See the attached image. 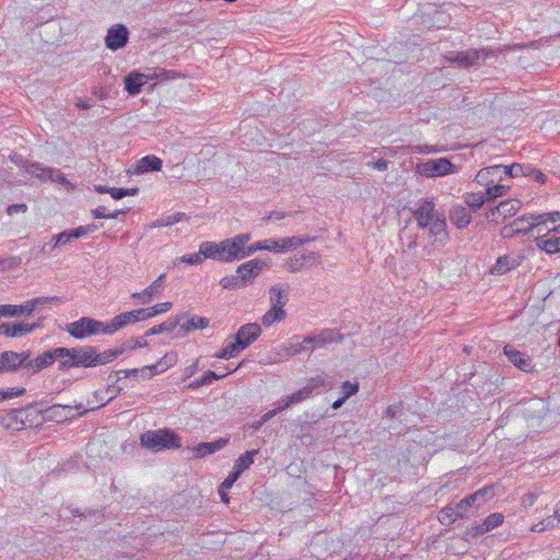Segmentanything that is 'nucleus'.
<instances>
[{
    "label": "nucleus",
    "instance_id": "9",
    "mask_svg": "<svg viewBox=\"0 0 560 560\" xmlns=\"http://www.w3.org/2000/svg\"><path fill=\"white\" fill-rule=\"evenodd\" d=\"M147 308H138L116 315L105 329V335H113L129 324L149 319Z\"/></svg>",
    "mask_w": 560,
    "mask_h": 560
},
{
    "label": "nucleus",
    "instance_id": "29",
    "mask_svg": "<svg viewBox=\"0 0 560 560\" xmlns=\"http://www.w3.org/2000/svg\"><path fill=\"white\" fill-rule=\"evenodd\" d=\"M22 168L26 173H28V174H31V175H33L36 178H39L42 180L54 179L52 178L54 168L46 167L42 163H38V162H24V164L22 165Z\"/></svg>",
    "mask_w": 560,
    "mask_h": 560
},
{
    "label": "nucleus",
    "instance_id": "15",
    "mask_svg": "<svg viewBox=\"0 0 560 560\" xmlns=\"http://www.w3.org/2000/svg\"><path fill=\"white\" fill-rule=\"evenodd\" d=\"M129 39V30L124 24H116L108 28L105 45L108 49L116 51L124 48Z\"/></svg>",
    "mask_w": 560,
    "mask_h": 560
},
{
    "label": "nucleus",
    "instance_id": "44",
    "mask_svg": "<svg viewBox=\"0 0 560 560\" xmlns=\"http://www.w3.org/2000/svg\"><path fill=\"white\" fill-rule=\"evenodd\" d=\"M438 518L441 524L451 525L460 517L457 516L456 505L454 508L451 505H446L443 509H441Z\"/></svg>",
    "mask_w": 560,
    "mask_h": 560
},
{
    "label": "nucleus",
    "instance_id": "56",
    "mask_svg": "<svg viewBox=\"0 0 560 560\" xmlns=\"http://www.w3.org/2000/svg\"><path fill=\"white\" fill-rule=\"evenodd\" d=\"M504 521V516L501 513H492L483 521L489 530L497 528Z\"/></svg>",
    "mask_w": 560,
    "mask_h": 560
},
{
    "label": "nucleus",
    "instance_id": "12",
    "mask_svg": "<svg viewBox=\"0 0 560 560\" xmlns=\"http://www.w3.org/2000/svg\"><path fill=\"white\" fill-rule=\"evenodd\" d=\"M413 218L417 221V225L420 229H425L440 213L435 209L433 199L424 198L419 200L418 207L415 209L409 208Z\"/></svg>",
    "mask_w": 560,
    "mask_h": 560
},
{
    "label": "nucleus",
    "instance_id": "50",
    "mask_svg": "<svg viewBox=\"0 0 560 560\" xmlns=\"http://www.w3.org/2000/svg\"><path fill=\"white\" fill-rule=\"evenodd\" d=\"M177 355L176 353H166L161 360H159L154 365L159 369V374L173 366L176 363Z\"/></svg>",
    "mask_w": 560,
    "mask_h": 560
},
{
    "label": "nucleus",
    "instance_id": "24",
    "mask_svg": "<svg viewBox=\"0 0 560 560\" xmlns=\"http://www.w3.org/2000/svg\"><path fill=\"white\" fill-rule=\"evenodd\" d=\"M518 205L517 200L501 201L497 207L489 210V217H492V220L497 217H502L503 219L512 217L518 211Z\"/></svg>",
    "mask_w": 560,
    "mask_h": 560
},
{
    "label": "nucleus",
    "instance_id": "30",
    "mask_svg": "<svg viewBox=\"0 0 560 560\" xmlns=\"http://www.w3.org/2000/svg\"><path fill=\"white\" fill-rule=\"evenodd\" d=\"M145 82L147 81L143 79L142 73L138 71H131L124 79L125 90L129 93V95H137L141 92Z\"/></svg>",
    "mask_w": 560,
    "mask_h": 560
},
{
    "label": "nucleus",
    "instance_id": "61",
    "mask_svg": "<svg viewBox=\"0 0 560 560\" xmlns=\"http://www.w3.org/2000/svg\"><path fill=\"white\" fill-rule=\"evenodd\" d=\"M46 296L35 298L25 302L27 315H31L37 307L49 305V302H44Z\"/></svg>",
    "mask_w": 560,
    "mask_h": 560
},
{
    "label": "nucleus",
    "instance_id": "7",
    "mask_svg": "<svg viewBox=\"0 0 560 560\" xmlns=\"http://www.w3.org/2000/svg\"><path fill=\"white\" fill-rule=\"evenodd\" d=\"M492 487H483L482 489H479L478 491L468 494L458 503H456L457 516H459L460 518L468 517L469 509H479L492 497Z\"/></svg>",
    "mask_w": 560,
    "mask_h": 560
},
{
    "label": "nucleus",
    "instance_id": "60",
    "mask_svg": "<svg viewBox=\"0 0 560 560\" xmlns=\"http://www.w3.org/2000/svg\"><path fill=\"white\" fill-rule=\"evenodd\" d=\"M71 235H72L71 230H66V231L57 234L56 236H54L52 240H55V243L51 246V249H55L56 247H58L60 245H65L68 242H70L71 240H74Z\"/></svg>",
    "mask_w": 560,
    "mask_h": 560
},
{
    "label": "nucleus",
    "instance_id": "43",
    "mask_svg": "<svg viewBox=\"0 0 560 560\" xmlns=\"http://www.w3.org/2000/svg\"><path fill=\"white\" fill-rule=\"evenodd\" d=\"M269 300L271 303V307H284V305L288 303L289 298L285 291L278 287H271L269 289Z\"/></svg>",
    "mask_w": 560,
    "mask_h": 560
},
{
    "label": "nucleus",
    "instance_id": "25",
    "mask_svg": "<svg viewBox=\"0 0 560 560\" xmlns=\"http://www.w3.org/2000/svg\"><path fill=\"white\" fill-rule=\"evenodd\" d=\"M228 443L229 439L223 438L212 442H201L196 447H194V452L196 453V457H205L222 450Z\"/></svg>",
    "mask_w": 560,
    "mask_h": 560
},
{
    "label": "nucleus",
    "instance_id": "36",
    "mask_svg": "<svg viewBox=\"0 0 560 560\" xmlns=\"http://www.w3.org/2000/svg\"><path fill=\"white\" fill-rule=\"evenodd\" d=\"M259 453V450L246 451L234 463L233 469L243 474L254 463V457Z\"/></svg>",
    "mask_w": 560,
    "mask_h": 560
},
{
    "label": "nucleus",
    "instance_id": "45",
    "mask_svg": "<svg viewBox=\"0 0 560 560\" xmlns=\"http://www.w3.org/2000/svg\"><path fill=\"white\" fill-rule=\"evenodd\" d=\"M27 314L25 303L21 305L3 304L0 305V316L3 317H18Z\"/></svg>",
    "mask_w": 560,
    "mask_h": 560
},
{
    "label": "nucleus",
    "instance_id": "17",
    "mask_svg": "<svg viewBox=\"0 0 560 560\" xmlns=\"http://www.w3.org/2000/svg\"><path fill=\"white\" fill-rule=\"evenodd\" d=\"M261 334V328L257 323H248L242 325L234 338L238 341L243 349L249 347L254 341L258 339Z\"/></svg>",
    "mask_w": 560,
    "mask_h": 560
},
{
    "label": "nucleus",
    "instance_id": "48",
    "mask_svg": "<svg viewBox=\"0 0 560 560\" xmlns=\"http://www.w3.org/2000/svg\"><path fill=\"white\" fill-rule=\"evenodd\" d=\"M271 238L270 240H265V241H260V242H256L252 245H248L246 246L245 245V250H244V254H245V258L255 254L256 252L258 250H270L272 252V249L270 248L271 247Z\"/></svg>",
    "mask_w": 560,
    "mask_h": 560
},
{
    "label": "nucleus",
    "instance_id": "51",
    "mask_svg": "<svg viewBox=\"0 0 560 560\" xmlns=\"http://www.w3.org/2000/svg\"><path fill=\"white\" fill-rule=\"evenodd\" d=\"M185 213L176 212L154 222V226H170L183 220Z\"/></svg>",
    "mask_w": 560,
    "mask_h": 560
},
{
    "label": "nucleus",
    "instance_id": "20",
    "mask_svg": "<svg viewBox=\"0 0 560 560\" xmlns=\"http://www.w3.org/2000/svg\"><path fill=\"white\" fill-rule=\"evenodd\" d=\"M429 233L434 236V243L443 246L448 241V232L446 230V219L443 213H439L438 217L430 223Z\"/></svg>",
    "mask_w": 560,
    "mask_h": 560
},
{
    "label": "nucleus",
    "instance_id": "32",
    "mask_svg": "<svg viewBox=\"0 0 560 560\" xmlns=\"http://www.w3.org/2000/svg\"><path fill=\"white\" fill-rule=\"evenodd\" d=\"M535 242L539 249L546 252L549 255L560 253V236H552L549 238H544V236H536Z\"/></svg>",
    "mask_w": 560,
    "mask_h": 560
},
{
    "label": "nucleus",
    "instance_id": "47",
    "mask_svg": "<svg viewBox=\"0 0 560 560\" xmlns=\"http://www.w3.org/2000/svg\"><path fill=\"white\" fill-rule=\"evenodd\" d=\"M122 377H131L138 380L140 377V369L119 370L109 374L108 376V378L112 380L113 383L119 382Z\"/></svg>",
    "mask_w": 560,
    "mask_h": 560
},
{
    "label": "nucleus",
    "instance_id": "63",
    "mask_svg": "<svg viewBox=\"0 0 560 560\" xmlns=\"http://www.w3.org/2000/svg\"><path fill=\"white\" fill-rule=\"evenodd\" d=\"M177 260L179 262H185L187 265H198V264L202 262V257L200 256L199 253H192V254L184 255V256L177 258Z\"/></svg>",
    "mask_w": 560,
    "mask_h": 560
},
{
    "label": "nucleus",
    "instance_id": "54",
    "mask_svg": "<svg viewBox=\"0 0 560 560\" xmlns=\"http://www.w3.org/2000/svg\"><path fill=\"white\" fill-rule=\"evenodd\" d=\"M399 237L408 250L415 249L417 247V234H408L406 226L400 231Z\"/></svg>",
    "mask_w": 560,
    "mask_h": 560
},
{
    "label": "nucleus",
    "instance_id": "19",
    "mask_svg": "<svg viewBox=\"0 0 560 560\" xmlns=\"http://www.w3.org/2000/svg\"><path fill=\"white\" fill-rule=\"evenodd\" d=\"M37 327H39V323H2L0 324V334L5 337L15 338L27 335Z\"/></svg>",
    "mask_w": 560,
    "mask_h": 560
},
{
    "label": "nucleus",
    "instance_id": "39",
    "mask_svg": "<svg viewBox=\"0 0 560 560\" xmlns=\"http://www.w3.org/2000/svg\"><path fill=\"white\" fill-rule=\"evenodd\" d=\"M299 247V241H296V236L292 237H283L271 241V249L273 253H282L289 249H295Z\"/></svg>",
    "mask_w": 560,
    "mask_h": 560
},
{
    "label": "nucleus",
    "instance_id": "21",
    "mask_svg": "<svg viewBox=\"0 0 560 560\" xmlns=\"http://www.w3.org/2000/svg\"><path fill=\"white\" fill-rule=\"evenodd\" d=\"M504 354L508 357L509 361L521 371L530 372L533 370L532 359L529 355L512 348L511 346L504 347Z\"/></svg>",
    "mask_w": 560,
    "mask_h": 560
},
{
    "label": "nucleus",
    "instance_id": "6",
    "mask_svg": "<svg viewBox=\"0 0 560 560\" xmlns=\"http://www.w3.org/2000/svg\"><path fill=\"white\" fill-rule=\"evenodd\" d=\"M458 171L459 166L453 164L447 158L428 160L416 166V172L424 177H442Z\"/></svg>",
    "mask_w": 560,
    "mask_h": 560
},
{
    "label": "nucleus",
    "instance_id": "42",
    "mask_svg": "<svg viewBox=\"0 0 560 560\" xmlns=\"http://www.w3.org/2000/svg\"><path fill=\"white\" fill-rule=\"evenodd\" d=\"M287 316V313L284 308L277 306L271 307L268 312L265 313V315L261 318L262 325L266 327L271 326L276 322H280L284 319Z\"/></svg>",
    "mask_w": 560,
    "mask_h": 560
},
{
    "label": "nucleus",
    "instance_id": "14",
    "mask_svg": "<svg viewBox=\"0 0 560 560\" xmlns=\"http://www.w3.org/2000/svg\"><path fill=\"white\" fill-rule=\"evenodd\" d=\"M44 401L28 404L24 408H19L20 417L23 420L24 428H37L44 423Z\"/></svg>",
    "mask_w": 560,
    "mask_h": 560
},
{
    "label": "nucleus",
    "instance_id": "49",
    "mask_svg": "<svg viewBox=\"0 0 560 560\" xmlns=\"http://www.w3.org/2000/svg\"><path fill=\"white\" fill-rule=\"evenodd\" d=\"M110 196L112 198H114L115 200H120L127 196H137L138 192H139V188L138 187H132V188H117V187H113L110 188Z\"/></svg>",
    "mask_w": 560,
    "mask_h": 560
},
{
    "label": "nucleus",
    "instance_id": "5",
    "mask_svg": "<svg viewBox=\"0 0 560 560\" xmlns=\"http://www.w3.org/2000/svg\"><path fill=\"white\" fill-rule=\"evenodd\" d=\"M108 323L83 316L75 322L67 324L65 330L75 339H84L98 332L105 334Z\"/></svg>",
    "mask_w": 560,
    "mask_h": 560
},
{
    "label": "nucleus",
    "instance_id": "55",
    "mask_svg": "<svg viewBox=\"0 0 560 560\" xmlns=\"http://www.w3.org/2000/svg\"><path fill=\"white\" fill-rule=\"evenodd\" d=\"M25 392L26 389L24 387L0 389V402L14 397L22 396L25 394Z\"/></svg>",
    "mask_w": 560,
    "mask_h": 560
},
{
    "label": "nucleus",
    "instance_id": "23",
    "mask_svg": "<svg viewBox=\"0 0 560 560\" xmlns=\"http://www.w3.org/2000/svg\"><path fill=\"white\" fill-rule=\"evenodd\" d=\"M500 165H491L481 168L474 180L481 186H489L495 182H501Z\"/></svg>",
    "mask_w": 560,
    "mask_h": 560
},
{
    "label": "nucleus",
    "instance_id": "27",
    "mask_svg": "<svg viewBox=\"0 0 560 560\" xmlns=\"http://www.w3.org/2000/svg\"><path fill=\"white\" fill-rule=\"evenodd\" d=\"M145 81L158 80V81H170L180 78L182 74L174 70H166L160 67L149 68L145 73H142Z\"/></svg>",
    "mask_w": 560,
    "mask_h": 560
},
{
    "label": "nucleus",
    "instance_id": "1",
    "mask_svg": "<svg viewBox=\"0 0 560 560\" xmlns=\"http://www.w3.org/2000/svg\"><path fill=\"white\" fill-rule=\"evenodd\" d=\"M141 446L152 450H176L182 446L180 438L170 429L147 431L140 435Z\"/></svg>",
    "mask_w": 560,
    "mask_h": 560
},
{
    "label": "nucleus",
    "instance_id": "13",
    "mask_svg": "<svg viewBox=\"0 0 560 560\" xmlns=\"http://www.w3.org/2000/svg\"><path fill=\"white\" fill-rule=\"evenodd\" d=\"M266 268H268V262L257 258L240 265L236 273L241 280V285L245 288L250 284Z\"/></svg>",
    "mask_w": 560,
    "mask_h": 560
},
{
    "label": "nucleus",
    "instance_id": "64",
    "mask_svg": "<svg viewBox=\"0 0 560 560\" xmlns=\"http://www.w3.org/2000/svg\"><path fill=\"white\" fill-rule=\"evenodd\" d=\"M156 374H159V369L154 364L145 365L140 369V377L143 380H150Z\"/></svg>",
    "mask_w": 560,
    "mask_h": 560
},
{
    "label": "nucleus",
    "instance_id": "33",
    "mask_svg": "<svg viewBox=\"0 0 560 560\" xmlns=\"http://www.w3.org/2000/svg\"><path fill=\"white\" fill-rule=\"evenodd\" d=\"M166 276L161 275L155 281H153L147 289H144L142 292L133 293L132 298L135 299H143V303H148L164 285Z\"/></svg>",
    "mask_w": 560,
    "mask_h": 560
},
{
    "label": "nucleus",
    "instance_id": "2",
    "mask_svg": "<svg viewBox=\"0 0 560 560\" xmlns=\"http://www.w3.org/2000/svg\"><path fill=\"white\" fill-rule=\"evenodd\" d=\"M62 360L58 370L61 372L69 371L72 368H95V347L83 346L75 348L62 347Z\"/></svg>",
    "mask_w": 560,
    "mask_h": 560
},
{
    "label": "nucleus",
    "instance_id": "22",
    "mask_svg": "<svg viewBox=\"0 0 560 560\" xmlns=\"http://www.w3.org/2000/svg\"><path fill=\"white\" fill-rule=\"evenodd\" d=\"M450 220L457 229H466L471 222V214L467 207L455 205L450 211Z\"/></svg>",
    "mask_w": 560,
    "mask_h": 560
},
{
    "label": "nucleus",
    "instance_id": "10",
    "mask_svg": "<svg viewBox=\"0 0 560 560\" xmlns=\"http://www.w3.org/2000/svg\"><path fill=\"white\" fill-rule=\"evenodd\" d=\"M538 223L537 214H524L508 225H504L501 230V235L503 237H512L516 234H528L534 232V228L536 226L534 223Z\"/></svg>",
    "mask_w": 560,
    "mask_h": 560
},
{
    "label": "nucleus",
    "instance_id": "58",
    "mask_svg": "<svg viewBox=\"0 0 560 560\" xmlns=\"http://www.w3.org/2000/svg\"><path fill=\"white\" fill-rule=\"evenodd\" d=\"M538 223H534L535 225L547 224V222H557L560 221V211L547 212L537 214Z\"/></svg>",
    "mask_w": 560,
    "mask_h": 560
},
{
    "label": "nucleus",
    "instance_id": "41",
    "mask_svg": "<svg viewBox=\"0 0 560 560\" xmlns=\"http://www.w3.org/2000/svg\"><path fill=\"white\" fill-rule=\"evenodd\" d=\"M485 187L486 199H488L489 202L494 201L499 197L505 196L510 190V186L502 185L500 182H495L492 185Z\"/></svg>",
    "mask_w": 560,
    "mask_h": 560
},
{
    "label": "nucleus",
    "instance_id": "40",
    "mask_svg": "<svg viewBox=\"0 0 560 560\" xmlns=\"http://www.w3.org/2000/svg\"><path fill=\"white\" fill-rule=\"evenodd\" d=\"M464 200L467 207H469L472 211H478L482 208L486 202H489L486 199L485 192H467L464 195Z\"/></svg>",
    "mask_w": 560,
    "mask_h": 560
},
{
    "label": "nucleus",
    "instance_id": "46",
    "mask_svg": "<svg viewBox=\"0 0 560 560\" xmlns=\"http://www.w3.org/2000/svg\"><path fill=\"white\" fill-rule=\"evenodd\" d=\"M218 253V243L215 242H202L199 246V254L203 258L217 260Z\"/></svg>",
    "mask_w": 560,
    "mask_h": 560
},
{
    "label": "nucleus",
    "instance_id": "34",
    "mask_svg": "<svg viewBox=\"0 0 560 560\" xmlns=\"http://www.w3.org/2000/svg\"><path fill=\"white\" fill-rule=\"evenodd\" d=\"M518 260L510 256H501L497 259L491 272L495 275H504L518 266Z\"/></svg>",
    "mask_w": 560,
    "mask_h": 560
},
{
    "label": "nucleus",
    "instance_id": "26",
    "mask_svg": "<svg viewBox=\"0 0 560 560\" xmlns=\"http://www.w3.org/2000/svg\"><path fill=\"white\" fill-rule=\"evenodd\" d=\"M163 166V162L155 155H145L137 162L135 172L144 174L149 172H159Z\"/></svg>",
    "mask_w": 560,
    "mask_h": 560
},
{
    "label": "nucleus",
    "instance_id": "38",
    "mask_svg": "<svg viewBox=\"0 0 560 560\" xmlns=\"http://www.w3.org/2000/svg\"><path fill=\"white\" fill-rule=\"evenodd\" d=\"M65 409L71 410L70 406H62V405H54L51 407H45L44 406V415L43 419L44 422L46 421H62L63 419H67L68 416H62L61 411Z\"/></svg>",
    "mask_w": 560,
    "mask_h": 560
},
{
    "label": "nucleus",
    "instance_id": "37",
    "mask_svg": "<svg viewBox=\"0 0 560 560\" xmlns=\"http://www.w3.org/2000/svg\"><path fill=\"white\" fill-rule=\"evenodd\" d=\"M229 374H230V372H226L225 374H218L217 372L209 370L201 377L192 381L188 385V388L197 389V388H199L201 386L210 385V384H212L213 381L223 378V377H225Z\"/></svg>",
    "mask_w": 560,
    "mask_h": 560
},
{
    "label": "nucleus",
    "instance_id": "52",
    "mask_svg": "<svg viewBox=\"0 0 560 560\" xmlns=\"http://www.w3.org/2000/svg\"><path fill=\"white\" fill-rule=\"evenodd\" d=\"M95 366L97 365H104L115 360V353L107 349L103 352H98L97 348L95 347Z\"/></svg>",
    "mask_w": 560,
    "mask_h": 560
},
{
    "label": "nucleus",
    "instance_id": "59",
    "mask_svg": "<svg viewBox=\"0 0 560 560\" xmlns=\"http://www.w3.org/2000/svg\"><path fill=\"white\" fill-rule=\"evenodd\" d=\"M171 307H172L171 302L155 304L154 306L147 308V313L149 314L148 317L151 318L158 314L165 313V312L170 311Z\"/></svg>",
    "mask_w": 560,
    "mask_h": 560
},
{
    "label": "nucleus",
    "instance_id": "31",
    "mask_svg": "<svg viewBox=\"0 0 560 560\" xmlns=\"http://www.w3.org/2000/svg\"><path fill=\"white\" fill-rule=\"evenodd\" d=\"M0 425L7 430L11 431H21L24 428L23 420L20 417V411L18 409H11L0 419Z\"/></svg>",
    "mask_w": 560,
    "mask_h": 560
},
{
    "label": "nucleus",
    "instance_id": "28",
    "mask_svg": "<svg viewBox=\"0 0 560 560\" xmlns=\"http://www.w3.org/2000/svg\"><path fill=\"white\" fill-rule=\"evenodd\" d=\"M19 355L15 351H3L0 354V373L3 372H18L21 369V361H18Z\"/></svg>",
    "mask_w": 560,
    "mask_h": 560
},
{
    "label": "nucleus",
    "instance_id": "8",
    "mask_svg": "<svg viewBox=\"0 0 560 560\" xmlns=\"http://www.w3.org/2000/svg\"><path fill=\"white\" fill-rule=\"evenodd\" d=\"M62 347H57L54 349H49L38 354L36 358L28 362L27 364V374L34 375L39 373L42 370L52 365L56 361L58 362V366L61 365L62 360Z\"/></svg>",
    "mask_w": 560,
    "mask_h": 560
},
{
    "label": "nucleus",
    "instance_id": "53",
    "mask_svg": "<svg viewBox=\"0 0 560 560\" xmlns=\"http://www.w3.org/2000/svg\"><path fill=\"white\" fill-rule=\"evenodd\" d=\"M220 284L225 290H234L237 288H244L241 285V280L237 275L226 276L221 279Z\"/></svg>",
    "mask_w": 560,
    "mask_h": 560
},
{
    "label": "nucleus",
    "instance_id": "57",
    "mask_svg": "<svg viewBox=\"0 0 560 560\" xmlns=\"http://www.w3.org/2000/svg\"><path fill=\"white\" fill-rule=\"evenodd\" d=\"M342 390V397L346 399H349L353 395H355L359 392V383H351L350 381H346L341 385Z\"/></svg>",
    "mask_w": 560,
    "mask_h": 560
},
{
    "label": "nucleus",
    "instance_id": "16",
    "mask_svg": "<svg viewBox=\"0 0 560 560\" xmlns=\"http://www.w3.org/2000/svg\"><path fill=\"white\" fill-rule=\"evenodd\" d=\"M324 384L325 380L322 376L311 378L310 382L304 387L287 396L288 402L292 407L293 405H298L307 400L310 397H312L314 390L318 387L324 386Z\"/></svg>",
    "mask_w": 560,
    "mask_h": 560
},
{
    "label": "nucleus",
    "instance_id": "62",
    "mask_svg": "<svg viewBox=\"0 0 560 560\" xmlns=\"http://www.w3.org/2000/svg\"><path fill=\"white\" fill-rule=\"evenodd\" d=\"M529 164H518L513 163L510 165V171L512 172V178L520 177V176H526V172H529Z\"/></svg>",
    "mask_w": 560,
    "mask_h": 560
},
{
    "label": "nucleus",
    "instance_id": "11",
    "mask_svg": "<svg viewBox=\"0 0 560 560\" xmlns=\"http://www.w3.org/2000/svg\"><path fill=\"white\" fill-rule=\"evenodd\" d=\"M178 328L175 332L176 338H184L190 331L203 329L209 326V319L207 317L192 315L189 313L177 314Z\"/></svg>",
    "mask_w": 560,
    "mask_h": 560
},
{
    "label": "nucleus",
    "instance_id": "4",
    "mask_svg": "<svg viewBox=\"0 0 560 560\" xmlns=\"http://www.w3.org/2000/svg\"><path fill=\"white\" fill-rule=\"evenodd\" d=\"M503 49L494 51L491 48L467 49L459 52H450L445 56L448 63L456 65L459 68L480 67L482 61L497 52H502Z\"/></svg>",
    "mask_w": 560,
    "mask_h": 560
},
{
    "label": "nucleus",
    "instance_id": "18",
    "mask_svg": "<svg viewBox=\"0 0 560 560\" xmlns=\"http://www.w3.org/2000/svg\"><path fill=\"white\" fill-rule=\"evenodd\" d=\"M342 339V335L336 329H323L317 335L307 336L304 338V342L312 345L314 348L324 347L327 343L339 342Z\"/></svg>",
    "mask_w": 560,
    "mask_h": 560
},
{
    "label": "nucleus",
    "instance_id": "35",
    "mask_svg": "<svg viewBox=\"0 0 560 560\" xmlns=\"http://www.w3.org/2000/svg\"><path fill=\"white\" fill-rule=\"evenodd\" d=\"M178 323H179V320L177 319V315L174 316V317H170L168 319H166L162 324L155 325L152 328H150L149 330H147L144 336L149 337V336L159 335V334H162V332H165V331H174V332H176V330L178 328Z\"/></svg>",
    "mask_w": 560,
    "mask_h": 560
},
{
    "label": "nucleus",
    "instance_id": "3",
    "mask_svg": "<svg viewBox=\"0 0 560 560\" xmlns=\"http://www.w3.org/2000/svg\"><path fill=\"white\" fill-rule=\"evenodd\" d=\"M249 233L237 234L231 238H225L218 243L217 260L232 262L245 258V245L250 241Z\"/></svg>",
    "mask_w": 560,
    "mask_h": 560
}]
</instances>
